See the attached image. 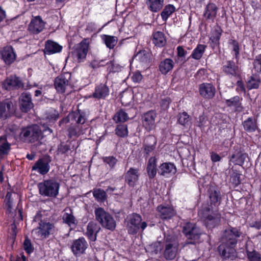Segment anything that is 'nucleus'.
Here are the masks:
<instances>
[{"label": "nucleus", "mask_w": 261, "mask_h": 261, "mask_svg": "<svg viewBox=\"0 0 261 261\" xmlns=\"http://www.w3.org/2000/svg\"><path fill=\"white\" fill-rule=\"evenodd\" d=\"M247 256L250 261H261L260 254L255 251L248 252Z\"/></svg>", "instance_id": "obj_52"}, {"label": "nucleus", "mask_w": 261, "mask_h": 261, "mask_svg": "<svg viewBox=\"0 0 261 261\" xmlns=\"http://www.w3.org/2000/svg\"><path fill=\"white\" fill-rule=\"evenodd\" d=\"M199 91L200 95L207 99L212 98L216 92L215 87L211 84L203 83L199 85Z\"/></svg>", "instance_id": "obj_17"}, {"label": "nucleus", "mask_w": 261, "mask_h": 261, "mask_svg": "<svg viewBox=\"0 0 261 261\" xmlns=\"http://www.w3.org/2000/svg\"><path fill=\"white\" fill-rule=\"evenodd\" d=\"M88 48V39H85L74 46L73 50L72 51V55L74 59L80 62L86 58Z\"/></svg>", "instance_id": "obj_10"}, {"label": "nucleus", "mask_w": 261, "mask_h": 261, "mask_svg": "<svg viewBox=\"0 0 261 261\" xmlns=\"http://www.w3.org/2000/svg\"><path fill=\"white\" fill-rule=\"evenodd\" d=\"M207 122V118L204 115L200 116L197 121L198 126L200 127H204Z\"/></svg>", "instance_id": "obj_59"}, {"label": "nucleus", "mask_w": 261, "mask_h": 261, "mask_svg": "<svg viewBox=\"0 0 261 261\" xmlns=\"http://www.w3.org/2000/svg\"><path fill=\"white\" fill-rule=\"evenodd\" d=\"M174 66V61L169 58L162 61L159 66V70L163 74H167L171 71Z\"/></svg>", "instance_id": "obj_29"}, {"label": "nucleus", "mask_w": 261, "mask_h": 261, "mask_svg": "<svg viewBox=\"0 0 261 261\" xmlns=\"http://www.w3.org/2000/svg\"><path fill=\"white\" fill-rule=\"evenodd\" d=\"M158 211L162 219H171L175 214L174 209L170 206H163L160 205L158 207Z\"/></svg>", "instance_id": "obj_30"}, {"label": "nucleus", "mask_w": 261, "mask_h": 261, "mask_svg": "<svg viewBox=\"0 0 261 261\" xmlns=\"http://www.w3.org/2000/svg\"><path fill=\"white\" fill-rule=\"evenodd\" d=\"M206 46L203 44H198L194 49L191 56L195 60H199L205 51Z\"/></svg>", "instance_id": "obj_41"}, {"label": "nucleus", "mask_w": 261, "mask_h": 261, "mask_svg": "<svg viewBox=\"0 0 261 261\" xmlns=\"http://www.w3.org/2000/svg\"><path fill=\"white\" fill-rule=\"evenodd\" d=\"M211 158L213 162H217L221 160L220 156L216 153L212 152L211 155Z\"/></svg>", "instance_id": "obj_63"}, {"label": "nucleus", "mask_w": 261, "mask_h": 261, "mask_svg": "<svg viewBox=\"0 0 261 261\" xmlns=\"http://www.w3.org/2000/svg\"><path fill=\"white\" fill-rule=\"evenodd\" d=\"M156 116V113L153 111H149L143 116V125L146 129L150 130L154 127L155 118Z\"/></svg>", "instance_id": "obj_20"}, {"label": "nucleus", "mask_w": 261, "mask_h": 261, "mask_svg": "<svg viewBox=\"0 0 261 261\" xmlns=\"http://www.w3.org/2000/svg\"><path fill=\"white\" fill-rule=\"evenodd\" d=\"M244 233L241 231L240 227H234L229 225L223 231L221 237V241L226 242L232 246H236L239 239L243 238Z\"/></svg>", "instance_id": "obj_8"}, {"label": "nucleus", "mask_w": 261, "mask_h": 261, "mask_svg": "<svg viewBox=\"0 0 261 261\" xmlns=\"http://www.w3.org/2000/svg\"><path fill=\"white\" fill-rule=\"evenodd\" d=\"M64 223L67 224L71 229L74 228L77 224V221L73 215L72 211L70 208H65L62 217Z\"/></svg>", "instance_id": "obj_26"}, {"label": "nucleus", "mask_w": 261, "mask_h": 261, "mask_svg": "<svg viewBox=\"0 0 261 261\" xmlns=\"http://www.w3.org/2000/svg\"><path fill=\"white\" fill-rule=\"evenodd\" d=\"M218 8L214 3L208 4L204 10L203 16L206 19L214 21L217 16Z\"/></svg>", "instance_id": "obj_28"}, {"label": "nucleus", "mask_w": 261, "mask_h": 261, "mask_svg": "<svg viewBox=\"0 0 261 261\" xmlns=\"http://www.w3.org/2000/svg\"><path fill=\"white\" fill-rule=\"evenodd\" d=\"M51 162L49 156H45L39 159L32 167V170L37 171L40 174H46L49 170Z\"/></svg>", "instance_id": "obj_12"}, {"label": "nucleus", "mask_w": 261, "mask_h": 261, "mask_svg": "<svg viewBox=\"0 0 261 261\" xmlns=\"http://www.w3.org/2000/svg\"><path fill=\"white\" fill-rule=\"evenodd\" d=\"M40 226L32 230V234L34 237L38 239H42L46 238L50 233L53 226L49 223H43L39 224Z\"/></svg>", "instance_id": "obj_14"}, {"label": "nucleus", "mask_w": 261, "mask_h": 261, "mask_svg": "<svg viewBox=\"0 0 261 261\" xmlns=\"http://www.w3.org/2000/svg\"><path fill=\"white\" fill-rule=\"evenodd\" d=\"M175 10V8L173 5H168L166 6L161 14L162 19L166 21Z\"/></svg>", "instance_id": "obj_43"}, {"label": "nucleus", "mask_w": 261, "mask_h": 261, "mask_svg": "<svg viewBox=\"0 0 261 261\" xmlns=\"http://www.w3.org/2000/svg\"><path fill=\"white\" fill-rule=\"evenodd\" d=\"M176 172L175 165L171 163H164L161 164L158 170V173L161 175L169 176L174 174Z\"/></svg>", "instance_id": "obj_25"}, {"label": "nucleus", "mask_w": 261, "mask_h": 261, "mask_svg": "<svg viewBox=\"0 0 261 261\" xmlns=\"http://www.w3.org/2000/svg\"><path fill=\"white\" fill-rule=\"evenodd\" d=\"M20 139L24 142L33 143L42 138L41 129L37 125H33L22 129L20 134Z\"/></svg>", "instance_id": "obj_6"}, {"label": "nucleus", "mask_w": 261, "mask_h": 261, "mask_svg": "<svg viewBox=\"0 0 261 261\" xmlns=\"http://www.w3.org/2000/svg\"><path fill=\"white\" fill-rule=\"evenodd\" d=\"M198 215L207 228H213L219 225L221 215L219 211L208 204H203L198 212Z\"/></svg>", "instance_id": "obj_2"}, {"label": "nucleus", "mask_w": 261, "mask_h": 261, "mask_svg": "<svg viewBox=\"0 0 261 261\" xmlns=\"http://www.w3.org/2000/svg\"><path fill=\"white\" fill-rule=\"evenodd\" d=\"M182 232L187 239L184 246L189 244H195L198 241L201 234L200 228L195 224L191 222H188L184 225Z\"/></svg>", "instance_id": "obj_7"}, {"label": "nucleus", "mask_w": 261, "mask_h": 261, "mask_svg": "<svg viewBox=\"0 0 261 261\" xmlns=\"http://www.w3.org/2000/svg\"><path fill=\"white\" fill-rule=\"evenodd\" d=\"M10 149V144L6 141L0 142V155L7 154Z\"/></svg>", "instance_id": "obj_49"}, {"label": "nucleus", "mask_w": 261, "mask_h": 261, "mask_svg": "<svg viewBox=\"0 0 261 261\" xmlns=\"http://www.w3.org/2000/svg\"><path fill=\"white\" fill-rule=\"evenodd\" d=\"M20 108L21 111L27 112L33 107L31 95L27 92L21 94L19 97Z\"/></svg>", "instance_id": "obj_18"}, {"label": "nucleus", "mask_w": 261, "mask_h": 261, "mask_svg": "<svg viewBox=\"0 0 261 261\" xmlns=\"http://www.w3.org/2000/svg\"><path fill=\"white\" fill-rule=\"evenodd\" d=\"M164 0H147L148 8L152 12H157L163 8Z\"/></svg>", "instance_id": "obj_35"}, {"label": "nucleus", "mask_w": 261, "mask_h": 261, "mask_svg": "<svg viewBox=\"0 0 261 261\" xmlns=\"http://www.w3.org/2000/svg\"><path fill=\"white\" fill-rule=\"evenodd\" d=\"M107 64L108 65V68L110 72H116L119 68V65H115L114 61H111L110 63H107Z\"/></svg>", "instance_id": "obj_57"}, {"label": "nucleus", "mask_w": 261, "mask_h": 261, "mask_svg": "<svg viewBox=\"0 0 261 261\" xmlns=\"http://www.w3.org/2000/svg\"><path fill=\"white\" fill-rule=\"evenodd\" d=\"M127 222V229L128 233L136 234L141 229L143 230L147 226L146 222H142V218L140 215L134 213L128 217Z\"/></svg>", "instance_id": "obj_9"}, {"label": "nucleus", "mask_w": 261, "mask_h": 261, "mask_svg": "<svg viewBox=\"0 0 261 261\" xmlns=\"http://www.w3.org/2000/svg\"><path fill=\"white\" fill-rule=\"evenodd\" d=\"M14 111V105L11 100L6 99L0 103V117L4 116L7 118Z\"/></svg>", "instance_id": "obj_23"}, {"label": "nucleus", "mask_w": 261, "mask_h": 261, "mask_svg": "<svg viewBox=\"0 0 261 261\" xmlns=\"http://www.w3.org/2000/svg\"><path fill=\"white\" fill-rule=\"evenodd\" d=\"M88 246V243L85 238L81 237L73 240L71 246V249L75 256H80L85 253Z\"/></svg>", "instance_id": "obj_11"}, {"label": "nucleus", "mask_w": 261, "mask_h": 261, "mask_svg": "<svg viewBox=\"0 0 261 261\" xmlns=\"http://www.w3.org/2000/svg\"><path fill=\"white\" fill-rule=\"evenodd\" d=\"M23 248L24 250L28 253L33 251V247L30 240L26 238L23 242Z\"/></svg>", "instance_id": "obj_55"}, {"label": "nucleus", "mask_w": 261, "mask_h": 261, "mask_svg": "<svg viewBox=\"0 0 261 261\" xmlns=\"http://www.w3.org/2000/svg\"><path fill=\"white\" fill-rule=\"evenodd\" d=\"M223 70L224 72L227 74L235 76L238 73V67L235 65L233 61H229L227 62L226 65L223 67Z\"/></svg>", "instance_id": "obj_37"}, {"label": "nucleus", "mask_w": 261, "mask_h": 261, "mask_svg": "<svg viewBox=\"0 0 261 261\" xmlns=\"http://www.w3.org/2000/svg\"><path fill=\"white\" fill-rule=\"evenodd\" d=\"M147 171L150 178H153L156 174V159L151 157L148 162Z\"/></svg>", "instance_id": "obj_34"}, {"label": "nucleus", "mask_w": 261, "mask_h": 261, "mask_svg": "<svg viewBox=\"0 0 261 261\" xmlns=\"http://www.w3.org/2000/svg\"><path fill=\"white\" fill-rule=\"evenodd\" d=\"M221 245L218 248V250L221 256L225 258H231L232 259L236 256L235 247L236 246L230 245L225 242L221 241Z\"/></svg>", "instance_id": "obj_13"}, {"label": "nucleus", "mask_w": 261, "mask_h": 261, "mask_svg": "<svg viewBox=\"0 0 261 261\" xmlns=\"http://www.w3.org/2000/svg\"><path fill=\"white\" fill-rule=\"evenodd\" d=\"M109 89L107 85L103 84H100L95 88L94 93L93 96L96 98H103L108 95Z\"/></svg>", "instance_id": "obj_32"}, {"label": "nucleus", "mask_w": 261, "mask_h": 261, "mask_svg": "<svg viewBox=\"0 0 261 261\" xmlns=\"http://www.w3.org/2000/svg\"><path fill=\"white\" fill-rule=\"evenodd\" d=\"M70 117H71L72 120L75 121L76 124L71 125L68 128V137L69 138L77 137L85 134L89 126L86 113L80 110H77L70 114Z\"/></svg>", "instance_id": "obj_1"}, {"label": "nucleus", "mask_w": 261, "mask_h": 261, "mask_svg": "<svg viewBox=\"0 0 261 261\" xmlns=\"http://www.w3.org/2000/svg\"><path fill=\"white\" fill-rule=\"evenodd\" d=\"M116 134L120 137H125L128 135V130L126 125H118L115 129Z\"/></svg>", "instance_id": "obj_47"}, {"label": "nucleus", "mask_w": 261, "mask_h": 261, "mask_svg": "<svg viewBox=\"0 0 261 261\" xmlns=\"http://www.w3.org/2000/svg\"><path fill=\"white\" fill-rule=\"evenodd\" d=\"M260 83V81L259 77L256 76H253L248 80L247 86L248 89H257Z\"/></svg>", "instance_id": "obj_46"}, {"label": "nucleus", "mask_w": 261, "mask_h": 261, "mask_svg": "<svg viewBox=\"0 0 261 261\" xmlns=\"http://www.w3.org/2000/svg\"><path fill=\"white\" fill-rule=\"evenodd\" d=\"M101 39L107 47L110 49H113L118 42L117 37L113 36L102 35Z\"/></svg>", "instance_id": "obj_39"}, {"label": "nucleus", "mask_w": 261, "mask_h": 261, "mask_svg": "<svg viewBox=\"0 0 261 261\" xmlns=\"http://www.w3.org/2000/svg\"><path fill=\"white\" fill-rule=\"evenodd\" d=\"M86 236L89 240L95 241L96 240L97 233L101 229L100 227L95 222H90L87 226Z\"/></svg>", "instance_id": "obj_21"}, {"label": "nucleus", "mask_w": 261, "mask_h": 261, "mask_svg": "<svg viewBox=\"0 0 261 261\" xmlns=\"http://www.w3.org/2000/svg\"><path fill=\"white\" fill-rule=\"evenodd\" d=\"M2 59L6 64H10L14 61L16 55L12 46L5 47L1 51Z\"/></svg>", "instance_id": "obj_24"}, {"label": "nucleus", "mask_w": 261, "mask_h": 261, "mask_svg": "<svg viewBox=\"0 0 261 261\" xmlns=\"http://www.w3.org/2000/svg\"><path fill=\"white\" fill-rule=\"evenodd\" d=\"M128 119V116L126 113L121 110L116 113L114 116V120L116 122H123Z\"/></svg>", "instance_id": "obj_45"}, {"label": "nucleus", "mask_w": 261, "mask_h": 261, "mask_svg": "<svg viewBox=\"0 0 261 261\" xmlns=\"http://www.w3.org/2000/svg\"><path fill=\"white\" fill-rule=\"evenodd\" d=\"M133 81L136 83L140 82L142 79V75L139 72L134 73L132 77Z\"/></svg>", "instance_id": "obj_61"}, {"label": "nucleus", "mask_w": 261, "mask_h": 261, "mask_svg": "<svg viewBox=\"0 0 261 261\" xmlns=\"http://www.w3.org/2000/svg\"><path fill=\"white\" fill-rule=\"evenodd\" d=\"M209 198L211 202L210 205H219L221 203V197L220 191L214 186H211L208 190Z\"/></svg>", "instance_id": "obj_22"}, {"label": "nucleus", "mask_w": 261, "mask_h": 261, "mask_svg": "<svg viewBox=\"0 0 261 261\" xmlns=\"http://www.w3.org/2000/svg\"><path fill=\"white\" fill-rule=\"evenodd\" d=\"M178 123L183 126H188L190 123V116L186 112L180 113L177 115Z\"/></svg>", "instance_id": "obj_44"}, {"label": "nucleus", "mask_w": 261, "mask_h": 261, "mask_svg": "<svg viewBox=\"0 0 261 261\" xmlns=\"http://www.w3.org/2000/svg\"><path fill=\"white\" fill-rule=\"evenodd\" d=\"M62 49V46L57 43L48 40L45 43V53L48 55L60 52Z\"/></svg>", "instance_id": "obj_31"}, {"label": "nucleus", "mask_w": 261, "mask_h": 261, "mask_svg": "<svg viewBox=\"0 0 261 261\" xmlns=\"http://www.w3.org/2000/svg\"><path fill=\"white\" fill-rule=\"evenodd\" d=\"M231 180L236 186L239 185L241 182L240 174L237 173H234L231 176Z\"/></svg>", "instance_id": "obj_58"}, {"label": "nucleus", "mask_w": 261, "mask_h": 261, "mask_svg": "<svg viewBox=\"0 0 261 261\" xmlns=\"http://www.w3.org/2000/svg\"><path fill=\"white\" fill-rule=\"evenodd\" d=\"M253 68L257 72H261V54L255 57L253 62Z\"/></svg>", "instance_id": "obj_51"}, {"label": "nucleus", "mask_w": 261, "mask_h": 261, "mask_svg": "<svg viewBox=\"0 0 261 261\" xmlns=\"http://www.w3.org/2000/svg\"><path fill=\"white\" fill-rule=\"evenodd\" d=\"M11 196L12 194L10 192H8L6 196V200H7V205L8 206V211L9 213L11 212V210L12 209V201L11 200Z\"/></svg>", "instance_id": "obj_56"}, {"label": "nucleus", "mask_w": 261, "mask_h": 261, "mask_svg": "<svg viewBox=\"0 0 261 261\" xmlns=\"http://www.w3.org/2000/svg\"><path fill=\"white\" fill-rule=\"evenodd\" d=\"M45 24L41 17L37 16L32 19L28 26V30L32 33L38 34L43 30Z\"/></svg>", "instance_id": "obj_15"}, {"label": "nucleus", "mask_w": 261, "mask_h": 261, "mask_svg": "<svg viewBox=\"0 0 261 261\" xmlns=\"http://www.w3.org/2000/svg\"><path fill=\"white\" fill-rule=\"evenodd\" d=\"M165 245L163 256L166 260L174 259L179 251V241L177 237L171 233H164Z\"/></svg>", "instance_id": "obj_3"}, {"label": "nucleus", "mask_w": 261, "mask_h": 261, "mask_svg": "<svg viewBox=\"0 0 261 261\" xmlns=\"http://www.w3.org/2000/svg\"><path fill=\"white\" fill-rule=\"evenodd\" d=\"M152 41L156 46L160 47H163L166 43V40L164 33L159 31L153 34Z\"/></svg>", "instance_id": "obj_36"}, {"label": "nucleus", "mask_w": 261, "mask_h": 261, "mask_svg": "<svg viewBox=\"0 0 261 261\" xmlns=\"http://www.w3.org/2000/svg\"><path fill=\"white\" fill-rule=\"evenodd\" d=\"M226 103L228 107H233L237 111H241L242 107L240 103V98L237 96L226 101Z\"/></svg>", "instance_id": "obj_40"}, {"label": "nucleus", "mask_w": 261, "mask_h": 261, "mask_svg": "<svg viewBox=\"0 0 261 261\" xmlns=\"http://www.w3.org/2000/svg\"><path fill=\"white\" fill-rule=\"evenodd\" d=\"M171 100L170 98L166 97L163 99H162V102L161 103V106L163 109L166 110L167 109L170 103Z\"/></svg>", "instance_id": "obj_60"}, {"label": "nucleus", "mask_w": 261, "mask_h": 261, "mask_svg": "<svg viewBox=\"0 0 261 261\" xmlns=\"http://www.w3.org/2000/svg\"><path fill=\"white\" fill-rule=\"evenodd\" d=\"M95 219L101 226L111 231L115 230L116 222L113 217L102 207L96 208L94 210Z\"/></svg>", "instance_id": "obj_4"}, {"label": "nucleus", "mask_w": 261, "mask_h": 261, "mask_svg": "<svg viewBox=\"0 0 261 261\" xmlns=\"http://www.w3.org/2000/svg\"><path fill=\"white\" fill-rule=\"evenodd\" d=\"M143 147L145 153L149 154L151 152L154 150L155 146L143 144Z\"/></svg>", "instance_id": "obj_62"}, {"label": "nucleus", "mask_w": 261, "mask_h": 261, "mask_svg": "<svg viewBox=\"0 0 261 261\" xmlns=\"http://www.w3.org/2000/svg\"><path fill=\"white\" fill-rule=\"evenodd\" d=\"M139 177V170L137 169L130 168L125 175V181L129 186H134Z\"/></svg>", "instance_id": "obj_27"}, {"label": "nucleus", "mask_w": 261, "mask_h": 261, "mask_svg": "<svg viewBox=\"0 0 261 261\" xmlns=\"http://www.w3.org/2000/svg\"><path fill=\"white\" fill-rule=\"evenodd\" d=\"M93 194L95 198L98 201H104L107 198L106 192L100 189L94 190Z\"/></svg>", "instance_id": "obj_48"}, {"label": "nucleus", "mask_w": 261, "mask_h": 261, "mask_svg": "<svg viewBox=\"0 0 261 261\" xmlns=\"http://www.w3.org/2000/svg\"><path fill=\"white\" fill-rule=\"evenodd\" d=\"M229 43L232 45V50L235 53V57L237 58L240 52L239 43L235 40H230Z\"/></svg>", "instance_id": "obj_54"}, {"label": "nucleus", "mask_w": 261, "mask_h": 261, "mask_svg": "<svg viewBox=\"0 0 261 261\" xmlns=\"http://www.w3.org/2000/svg\"><path fill=\"white\" fill-rule=\"evenodd\" d=\"M60 75L57 77L54 81V85L57 92L63 93L65 92L66 88L69 86V76L67 75Z\"/></svg>", "instance_id": "obj_16"}, {"label": "nucleus", "mask_w": 261, "mask_h": 261, "mask_svg": "<svg viewBox=\"0 0 261 261\" xmlns=\"http://www.w3.org/2000/svg\"><path fill=\"white\" fill-rule=\"evenodd\" d=\"M23 87V84L19 77L14 76L6 79L3 84V88L7 90Z\"/></svg>", "instance_id": "obj_19"}, {"label": "nucleus", "mask_w": 261, "mask_h": 261, "mask_svg": "<svg viewBox=\"0 0 261 261\" xmlns=\"http://www.w3.org/2000/svg\"><path fill=\"white\" fill-rule=\"evenodd\" d=\"M244 128L248 132H254L257 128L256 122L251 117L243 122Z\"/></svg>", "instance_id": "obj_42"}, {"label": "nucleus", "mask_w": 261, "mask_h": 261, "mask_svg": "<svg viewBox=\"0 0 261 261\" xmlns=\"http://www.w3.org/2000/svg\"><path fill=\"white\" fill-rule=\"evenodd\" d=\"M247 156V155L246 153H242L241 151H237L231 155L230 161L235 164L242 165Z\"/></svg>", "instance_id": "obj_38"}, {"label": "nucleus", "mask_w": 261, "mask_h": 261, "mask_svg": "<svg viewBox=\"0 0 261 261\" xmlns=\"http://www.w3.org/2000/svg\"><path fill=\"white\" fill-rule=\"evenodd\" d=\"M223 31L219 25H216L211 32L210 40L214 44V46L219 44L220 39Z\"/></svg>", "instance_id": "obj_33"}, {"label": "nucleus", "mask_w": 261, "mask_h": 261, "mask_svg": "<svg viewBox=\"0 0 261 261\" xmlns=\"http://www.w3.org/2000/svg\"><path fill=\"white\" fill-rule=\"evenodd\" d=\"M177 50L178 56L180 57H184L185 56L187 51H185V49L181 46H178L177 48Z\"/></svg>", "instance_id": "obj_64"}, {"label": "nucleus", "mask_w": 261, "mask_h": 261, "mask_svg": "<svg viewBox=\"0 0 261 261\" xmlns=\"http://www.w3.org/2000/svg\"><path fill=\"white\" fill-rule=\"evenodd\" d=\"M144 144L155 146L156 144V139L154 136L152 135H149L145 138Z\"/></svg>", "instance_id": "obj_53"}, {"label": "nucleus", "mask_w": 261, "mask_h": 261, "mask_svg": "<svg viewBox=\"0 0 261 261\" xmlns=\"http://www.w3.org/2000/svg\"><path fill=\"white\" fill-rule=\"evenodd\" d=\"M103 161L109 165L111 168H113L117 162V160L113 156L103 157Z\"/></svg>", "instance_id": "obj_50"}, {"label": "nucleus", "mask_w": 261, "mask_h": 261, "mask_svg": "<svg viewBox=\"0 0 261 261\" xmlns=\"http://www.w3.org/2000/svg\"><path fill=\"white\" fill-rule=\"evenodd\" d=\"M59 187V183L54 179L44 180L38 185L39 193L48 197H56L58 194Z\"/></svg>", "instance_id": "obj_5"}]
</instances>
